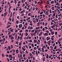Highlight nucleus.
<instances>
[{
    "label": "nucleus",
    "mask_w": 62,
    "mask_h": 62,
    "mask_svg": "<svg viewBox=\"0 0 62 62\" xmlns=\"http://www.w3.org/2000/svg\"><path fill=\"white\" fill-rule=\"evenodd\" d=\"M47 43L48 45H50L51 43V40H49L48 42H47Z\"/></svg>",
    "instance_id": "nucleus-1"
},
{
    "label": "nucleus",
    "mask_w": 62,
    "mask_h": 62,
    "mask_svg": "<svg viewBox=\"0 0 62 62\" xmlns=\"http://www.w3.org/2000/svg\"><path fill=\"white\" fill-rule=\"evenodd\" d=\"M19 26V28H22V26H23V25L22 24H19L18 25Z\"/></svg>",
    "instance_id": "nucleus-2"
},
{
    "label": "nucleus",
    "mask_w": 62,
    "mask_h": 62,
    "mask_svg": "<svg viewBox=\"0 0 62 62\" xmlns=\"http://www.w3.org/2000/svg\"><path fill=\"white\" fill-rule=\"evenodd\" d=\"M46 39L47 41H48V40H50V38L49 37H47Z\"/></svg>",
    "instance_id": "nucleus-3"
},
{
    "label": "nucleus",
    "mask_w": 62,
    "mask_h": 62,
    "mask_svg": "<svg viewBox=\"0 0 62 62\" xmlns=\"http://www.w3.org/2000/svg\"><path fill=\"white\" fill-rule=\"evenodd\" d=\"M44 35L45 36H48V34L46 33H44Z\"/></svg>",
    "instance_id": "nucleus-4"
},
{
    "label": "nucleus",
    "mask_w": 62,
    "mask_h": 62,
    "mask_svg": "<svg viewBox=\"0 0 62 62\" xmlns=\"http://www.w3.org/2000/svg\"><path fill=\"white\" fill-rule=\"evenodd\" d=\"M51 34L52 35H54V31H51Z\"/></svg>",
    "instance_id": "nucleus-5"
},
{
    "label": "nucleus",
    "mask_w": 62,
    "mask_h": 62,
    "mask_svg": "<svg viewBox=\"0 0 62 62\" xmlns=\"http://www.w3.org/2000/svg\"><path fill=\"white\" fill-rule=\"evenodd\" d=\"M42 32H40V34L39 35V36H41L42 35Z\"/></svg>",
    "instance_id": "nucleus-6"
},
{
    "label": "nucleus",
    "mask_w": 62,
    "mask_h": 62,
    "mask_svg": "<svg viewBox=\"0 0 62 62\" xmlns=\"http://www.w3.org/2000/svg\"><path fill=\"white\" fill-rule=\"evenodd\" d=\"M14 39V38L13 36H12L11 37L10 39L11 40V39Z\"/></svg>",
    "instance_id": "nucleus-7"
},
{
    "label": "nucleus",
    "mask_w": 62,
    "mask_h": 62,
    "mask_svg": "<svg viewBox=\"0 0 62 62\" xmlns=\"http://www.w3.org/2000/svg\"><path fill=\"white\" fill-rule=\"evenodd\" d=\"M22 49L23 50V51H25L26 50V49H25V48H24L23 47H22Z\"/></svg>",
    "instance_id": "nucleus-8"
},
{
    "label": "nucleus",
    "mask_w": 62,
    "mask_h": 62,
    "mask_svg": "<svg viewBox=\"0 0 62 62\" xmlns=\"http://www.w3.org/2000/svg\"><path fill=\"white\" fill-rule=\"evenodd\" d=\"M41 49L42 50V52H44V48L43 47H42L41 48Z\"/></svg>",
    "instance_id": "nucleus-9"
},
{
    "label": "nucleus",
    "mask_w": 62,
    "mask_h": 62,
    "mask_svg": "<svg viewBox=\"0 0 62 62\" xmlns=\"http://www.w3.org/2000/svg\"><path fill=\"white\" fill-rule=\"evenodd\" d=\"M40 28V27H36L35 28V29L36 30H37V29H39Z\"/></svg>",
    "instance_id": "nucleus-10"
},
{
    "label": "nucleus",
    "mask_w": 62,
    "mask_h": 62,
    "mask_svg": "<svg viewBox=\"0 0 62 62\" xmlns=\"http://www.w3.org/2000/svg\"><path fill=\"white\" fill-rule=\"evenodd\" d=\"M39 20V18H38V19H37V18H36L35 19V20H36V21H37L36 22H38V21Z\"/></svg>",
    "instance_id": "nucleus-11"
},
{
    "label": "nucleus",
    "mask_w": 62,
    "mask_h": 62,
    "mask_svg": "<svg viewBox=\"0 0 62 62\" xmlns=\"http://www.w3.org/2000/svg\"><path fill=\"white\" fill-rule=\"evenodd\" d=\"M22 41H21V42H20L19 43V46H21V44H22Z\"/></svg>",
    "instance_id": "nucleus-12"
},
{
    "label": "nucleus",
    "mask_w": 62,
    "mask_h": 62,
    "mask_svg": "<svg viewBox=\"0 0 62 62\" xmlns=\"http://www.w3.org/2000/svg\"><path fill=\"white\" fill-rule=\"evenodd\" d=\"M1 55L2 56V57H4L5 56V55L3 54V53H2V54Z\"/></svg>",
    "instance_id": "nucleus-13"
},
{
    "label": "nucleus",
    "mask_w": 62,
    "mask_h": 62,
    "mask_svg": "<svg viewBox=\"0 0 62 62\" xmlns=\"http://www.w3.org/2000/svg\"><path fill=\"white\" fill-rule=\"evenodd\" d=\"M54 3V1H51L50 2V4H53Z\"/></svg>",
    "instance_id": "nucleus-14"
},
{
    "label": "nucleus",
    "mask_w": 62,
    "mask_h": 62,
    "mask_svg": "<svg viewBox=\"0 0 62 62\" xmlns=\"http://www.w3.org/2000/svg\"><path fill=\"white\" fill-rule=\"evenodd\" d=\"M54 7H52L51 8L52 10H54Z\"/></svg>",
    "instance_id": "nucleus-15"
},
{
    "label": "nucleus",
    "mask_w": 62,
    "mask_h": 62,
    "mask_svg": "<svg viewBox=\"0 0 62 62\" xmlns=\"http://www.w3.org/2000/svg\"><path fill=\"white\" fill-rule=\"evenodd\" d=\"M7 12L5 13H4V15L5 17V16H6V15H7Z\"/></svg>",
    "instance_id": "nucleus-16"
},
{
    "label": "nucleus",
    "mask_w": 62,
    "mask_h": 62,
    "mask_svg": "<svg viewBox=\"0 0 62 62\" xmlns=\"http://www.w3.org/2000/svg\"><path fill=\"white\" fill-rule=\"evenodd\" d=\"M33 41L35 43H36L37 42V40H34Z\"/></svg>",
    "instance_id": "nucleus-17"
},
{
    "label": "nucleus",
    "mask_w": 62,
    "mask_h": 62,
    "mask_svg": "<svg viewBox=\"0 0 62 62\" xmlns=\"http://www.w3.org/2000/svg\"><path fill=\"white\" fill-rule=\"evenodd\" d=\"M34 31H35V30L33 29L31 31V32H32V33H34Z\"/></svg>",
    "instance_id": "nucleus-18"
},
{
    "label": "nucleus",
    "mask_w": 62,
    "mask_h": 62,
    "mask_svg": "<svg viewBox=\"0 0 62 62\" xmlns=\"http://www.w3.org/2000/svg\"><path fill=\"white\" fill-rule=\"evenodd\" d=\"M46 58H49V55L48 54H46Z\"/></svg>",
    "instance_id": "nucleus-19"
},
{
    "label": "nucleus",
    "mask_w": 62,
    "mask_h": 62,
    "mask_svg": "<svg viewBox=\"0 0 62 62\" xmlns=\"http://www.w3.org/2000/svg\"><path fill=\"white\" fill-rule=\"evenodd\" d=\"M16 54H18V52H19V50H16Z\"/></svg>",
    "instance_id": "nucleus-20"
},
{
    "label": "nucleus",
    "mask_w": 62,
    "mask_h": 62,
    "mask_svg": "<svg viewBox=\"0 0 62 62\" xmlns=\"http://www.w3.org/2000/svg\"><path fill=\"white\" fill-rule=\"evenodd\" d=\"M14 0V3H15V4H16V3H17V1H16V0Z\"/></svg>",
    "instance_id": "nucleus-21"
},
{
    "label": "nucleus",
    "mask_w": 62,
    "mask_h": 62,
    "mask_svg": "<svg viewBox=\"0 0 62 62\" xmlns=\"http://www.w3.org/2000/svg\"><path fill=\"white\" fill-rule=\"evenodd\" d=\"M62 15V13H60V14H59L58 15V17H61V15Z\"/></svg>",
    "instance_id": "nucleus-22"
},
{
    "label": "nucleus",
    "mask_w": 62,
    "mask_h": 62,
    "mask_svg": "<svg viewBox=\"0 0 62 62\" xmlns=\"http://www.w3.org/2000/svg\"><path fill=\"white\" fill-rule=\"evenodd\" d=\"M45 57H44L43 58V61H45Z\"/></svg>",
    "instance_id": "nucleus-23"
},
{
    "label": "nucleus",
    "mask_w": 62,
    "mask_h": 62,
    "mask_svg": "<svg viewBox=\"0 0 62 62\" xmlns=\"http://www.w3.org/2000/svg\"><path fill=\"white\" fill-rule=\"evenodd\" d=\"M34 34V33L31 34V35H32V36H36V35H35V34Z\"/></svg>",
    "instance_id": "nucleus-24"
},
{
    "label": "nucleus",
    "mask_w": 62,
    "mask_h": 62,
    "mask_svg": "<svg viewBox=\"0 0 62 62\" xmlns=\"http://www.w3.org/2000/svg\"><path fill=\"white\" fill-rule=\"evenodd\" d=\"M57 41H58V43L59 44H60V43H61V42H60L59 41V40H58Z\"/></svg>",
    "instance_id": "nucleus-25"
},
{
    "label": "nucleus",
    "mask_w": 62,
    "mask_h": 62,
    "mask_svg": "<svg viewBox=\"0 0 62 62\" xmlns=\"http://www.w3.org/2000/svg\"><path fill=\"white\" fill-rule=\"evenodd\" d=\"M10 26H11L10 25H8L7 26V28H9V27H10Z\"/></svg>",
    "instance_id": "nucleus-26"
},
{
    "label": "nucleus",
    "mask_w": 62,
    "mask_h": 62,
    "mask_svg": "<svg viewBox=\"0 0 62 62\" xmlns=\"http://www.w3.org/2000/svg\"><path fill=\"white\" fill-rule=\"evenodd\" d=\"M28 33L26 32L25 34V35L26 36H28Z\"/></svg>",
    "instance_id": "nucleus-27"
},
{
    "label": "nucleus",
    "mask_w": 62,
    "mask_h": 62,
    "mask_svg": "<svg viewBox=\"0 0 62 62\" xmlns=\"http://www.w3.org/2000/svg\"><path fill=\"white\" fill-rule=\"evenodd\" d=\"M52 16L54 17H55V13H54Z\"/></svg>",
    "instance_id": "nucleus-28"
},
{
    "label": "nucleus",
    "mask_w": 62,
    "mask_h": 62,
    "mask_svg": "<svg viewBox=\"0 0 62 62\" xmlns=\"http://www.w3.org/2000/svg\"><path fill=\"white\" fill-rule=\"evenodd\" d=\"M8 24H11V23H10L9 22H8Z\"/></svg>",
    "instance_id": "nucleus-29"
},
{
    "label": "nucleus",
    "mask_w": 62,
    "mask_h": 62,
    "mask_svg": "<svg viewBox=\"0 0 62 62\" xmlns=\"http://www.w3.org/2000/svg\"><path fill=\"white\" fill-rule=\"evenodd\" d=\"M57 46H54V49H56L57 48Z\"/></svg>",
    "instance_id": "nucleus-30"
},
{
    "label": "nucleus",
    "mask_w": 62,
    "mask_h": 62,
    "mask_svg": "<svg viewBox=\"0 0 62 62\" xmlns=\"http://www.w3.org/2000/svg\"><path fill=\"white\" fill-rule=\"evenodd\" d=\"M8 48L9 49V50H10V49H11V47H10V46H8Z\"/></svg>",
    "instance_id": "nucleus-31"
},
{
    "label": "nucleus",
    "mask_w": 62,
    "mask_h": 62,
    "mask_svg": "<svg viewBox=\"0 0 62 62\" xmlns=\"http://www.w3.org/2000/svg\"><path fill=\"white\" fill-rule=\"evenodd\" d=\"M53 31V29H51L49 30L50 32H52V31Z\"/></svg>",
    "instance_id": "nucleus-32"
},
{
    "label": "nucleus",
    "mask_w": 62,
    "mask_h": 62,
    "mask_svg": "<svg viewBox=\"0 0 62 62\" xmlns=\"http://www.w3.org/2000/svg\"><path fill=\"white\" fill-rule=\"evenodd\" d=\"M25 32H27L28 33V30L27 29H26L25 31Z\"/></svg>",
    "instance_id": "nucleus-33"
},
{
    "label": "nucleus",
    "mask_w": 62,
    "mask_h": 62,
    "mask_svg": "<svg viewBox=\"0 0 62 62\" xmlns=\"http://www.w3.org/2000/svg\"><path fill=\"white\" fill-rule=\"evenodd\" d=\"M11 36H11V35L10 34L9 35V38H10L11 37Z\"/></svg>",
    "instance_id": "nucleus-34"
},
{
    "label": "nucleus",
    "mask_w": 62,
    "mask_h": 62,
    "mask_svg": "<svg viewBox=\"0 0 62 62\" xmlns=\"http://www.w3.org/2000/svg\"><path fill=\"white\" fill-rule=\"evenodd\" d=\"M9 20L10 21V22H11V20H12V19H11V18H9Z\"/></svg>",
    "instance_id": "nucleus-35"
},
{
    "label": "nucleus",
    "mask_w": 62,
    "mask_h": 62,
    "mask_svg": "<svg viewBox=\"0 0 62 62\" xmlns=\"http://www.w3.org/2000/svg\"><path fill=\"white\" fill-rule=\"evenodd\" d=\"M31 53H32V54H33V55H35V53H34V52H31Z\"/></svg>",
    "instance_id": "nucleus-36"
},
{
    "label": "nucleus",
    "mask_w": 62,
    "mask_h": 62,
    "mask_svg": "<svg viewBox=\"0 0 62 62\" xmlns=\"http://www.w3.org/2000/svg\"><path fill=\"white\" fill-rule=\"evenodd\" d=\"M43 12H40V15L41 14H43Z\"/></svg>",
    "instance_id": "nucleus-37"
},
{
    "label": "nucleus",
    "mask_w": 62,
    "mask_h": 62,
    "mask_svg": "<svg viewBox=\"0 0 62 62\" xmlns=\"http://www.w3.org/2000/svg\"><path fill=\"white\" fill-rule=\"evenodd\" d=\"M33 11H34L35 10V8H34V7H33Z\"/></svg>",
    "instance_id": "nucleus-38"
},
{
    "label": "nucleus",
    "mask_w": 62,
    "mask_h": 62,
    "mask_svg": "<svg viewBox=\"0 0 62 62\" xmlns=\"http://www.w3.org/2000/svg\"><path fill=\"white\" fill-rule=\"evenodd\" d=\"M30 56H32V54L31 53L30 54Z\"/></svg>",
    "instance_id": "nucleus-39"
},
{
    "label": "nucleus",
    "mask_w": 62,
    "mask_h": 62,
    "mask_svg": "<svg viewBox=\"0 0 62 62\" xmlns=\"http://www.w3.org/2000/svg\"><path fill=\"white\" fill-rule=\"evenodd\" d=\"M15 39H17V35H15Z\"/></svg>",
    "instance_id": "nucleus-40"
},
{
    "label": "nucleus",
    "mask_w": 62,
    "mask_h": 62,
    "mask_svg": "<svg viewBox=\"0 0 62 62\" xmlns=\"http://www.w3.org/2000/svg\"><path fill=\"white\" fill-rule=\"evenodd\" d=\"M36 55H38V54H38V52H36Z\"/></svg>",
    "instance_id": "nucleus-41"
},
{
    "label": "nucleus",
    "mask_w": 62,
    "mask_h": 62,
    "mask_svg": "<svg viewBox=\"0 0 62 62\" xmlns=\"http://www.w3.org/2000/svg\"><path fill=\"white\" fill-rule=\"evenodd\" d=\"M31 46L32 47H34L33 44H32L31 45Z\"/></svg>",
    "instance_id": "nucleus-42"
},
{
    "label": "nucleus",
    "mask_w": 62,
    "mask_h": 62,
    "mask_svg": "<svg viewBox=\"0 0 62 62\" xmlns=\"http://www.w3.org/2000/svg\"><path fill=\"white\" fill-rule=\"evenodd\" d=\"M10 46H11V49H12V48H13V45H11Z\"/></svg>",
    "instance_id": "nucleus-43"
},
{
    "label": "nucleus",
    "mask_w": 62,
    "mask_h": 62,
    "mask_svg": "<svg viewBox=\"0 0 62 62\" xmlns=\"http://www.w3.org/2000/svg\"><path fill=\"white\" fill-rule=\"evenodd\" d=\"M12 21L13 22H14V17H12Z\"/></svg>",
    "instance_id": "nucleus-44"
},
{
    "label": "nucleus",
    "mask_w": 62,
    "mask_h": 62,
    "mask_svg": "<svg viewBox=\"0 0 62 62\" xmlns=\"http://www.w3.org/2000/svg\"><path fill=\"white\" fill-rule=\"evenodd\" d=\"M34 48V50H37V47H35Z\"/></svg>",
    "instance_id": "nucleus-45"
},
{
    "label": "nucleus",
    "mask_w": 62,
    "mask_h": 62,
    "mask_svg": "<svg viewBox=\"0 0 62 62\" xmlns=\"http://www.w3.org/2000/svg\"><path fill=\"white\" fill-rule=\"evenodd\" d=\"M16 23H17V24H18V23H19V21H16Z\"/></svg>",
    "instance_id": "nucleus-46"
},
{
    "label": "nucleus",
    "mask_w": 62,
    "mask_h": 62,
    "mask_svg": "<svg viewBox=\"0 0 62 62\" xmlns=\"http://www.w3.org/2000/svg\"><path fill=\"white\" fill-rule=\"evenodd\" d=\"M51 39H52V40H53V41H54V38H51Z\"/></svg>",
    "instance_id": "nucleus-47"
},
{
    "label": "nucleus",
    "mask_w": 62,
    "mask_h": 62,
    "mask_svg": "<svg viewBox=\"0 0 62 62\" xmlns=\"http://www.w3.org/2000/svg\"><path fill=\"white\" fill-rule=\"evenodd\" d=\"M11 8V6H10V7H9V10H10V8Z\"/></svg>",
    "instance_id": "nucleus-48"
},
{
    "label": "nucleus",
    "mask_w": 62,
    "mask_h": 62,
    "mask_svg": "<svg viewBox=\"0 0 62 62\" xmlns=\"http://www.w3.org/2000/svg\"><path fill=\"white\" fill-rule=\"evenodd\" d=\"M12 51H13V53H15V50H13Z\"/></svg>",
    "instance_id": "nucleus-49"
},
{
    "label": "nucleus",
    "mask_w": 62,
    "mask_h": 62,
    "mask_svg": "<svg viewBox=\"0 0 62 62\" xmlns=\"http://www.w3.org/2000/svg\"><path fill=\"white\" fill-rule=\"evenodd\" d=\"M58 16V15L57 14L55 16V17L56 18H57L58 17H57V16Z\"/></svg>",
    "instance_id": "nucleus-50"
},
{
    "label": "nucleus",
    "mask_w": 62,
    "mask_h": 62,
    "mask_svg": "<svg viewBox=\"0 0 62 62\" xmlns=\"http://www.w3.org/2000/svg\"><path fill=\"white\" fill-rule=\"evenodd\" d=\"M30 29L31 30V29H33V27H32V26H31L30 28Z\"/></svg>",
    "instance_id": "nucleus-51"
},
{
    "label": "nucleus",
    "mask_w": 62,
    "mask_h": 62,
    "mask_svg": "<svg viewBox=\"0 0 62 62\" xmlns=\"http://www.w3.org/2000/svg\"><path fill=\"white\" fill-rule=\"evenodd\" d=\"M10 31H11V32H12L13 31V29H11L10 30Z\"/></svg>",
    "instance_id": "nucleus-52"
},
{
    "label": "nucleus",
    "mask_w": 62,
    "mask_h": 62,
    "mask_svg": "<svg viewBox=\"0 0 62 62\" xmlns=\"http://www.w3.org/2000/svg\"><path fill=\"white\" fill-rule=\"evenodd\" d=\"M55 35H57V32H55Z\"/></svg>",
    "instance_id": "nucleus-53"
},
{
    "label": "nucleus",
    "mask_w": 62,
    "mask_h": 62,
    "mask_svg": "<svg viewBox=\"0 0 62 62\" xmlns=\"http://www.w3.org/2000/svg\"><path fill=\"white\" fill-rule=\"evenodd\" d=\"M58 4H59V3H58V2H57L55 4V5H56L57 6V5H58Z\"/></svg>",
    "instance_id": "nucleus-54"
},
{
    "label": "nucleus",
    "mask_w": 62,
    "mask_h": 62,
    "mask_svg": "<svg viewBox=\"0 0 62 62\" xmlns=\"http://www.w3.org/2000/svg\"><path fill=\"white\" fill-rule=\"evenodd\" d=\"M26 55H25V54H23V57H25V56Z\"/></svg>",
    "instance_id": "nucleus-55"
},
{
    "label": "nucleus",
    "mask_w": 62,
    "mask_h": 62,
    "mask_svg": "<svg viewBox=\"0 0 62 62\" xmlns=\"http://www.w3.org/2000/svg\"><path fill=\"white\" fill-rule=\"evenodd\" d=\"M46 33H49V31L48 30H46Z\"/></svg>",
    "instance_id": "nucleus-56"
},
{
    "label": "nucleus",
    "mask_w": 62,
    "mask_h": 62,
    "mask_svg": "<svg viewBox=\"0 0 62 62\" xmlns=\"http://www.w3.org/2000/svg\"><path fill=\"white\" fill-rule=\"evenodd\" d=\"M57 58H58L59 59H60V57H59V56H58L57 57Z\"/></svg>",
    "instance_id": "nucleus-57"
},
{
    "label": "nucleus",
    "mask_w": 62,
    "mask_h": 62,
    "mask_svg": "<svg viewBox=\"0 0 62 62\" xmlns=\"http://www.w3.org/2000/svg\"><path fill=\"white\" fill-rule=\"evenodd\" d=\"M54 23H53L52 22H51V25H53L54 24Z\"/></svg>",
    "instance_id": "nucleus-58"
},
{
    "label": "nucleus",
    "mask_w": 62,
    "mask_h": 62,
    "mask_svg": "<svg viewBox=\"0 0 62 62\" xmlns=\"http://www.w3.org/2000/svg\"><path fill=\"white\" fill-rule=\"evenodd\" d=\"M37 32H38V30H35V32L36 33H37Z\"/></svg>",
    "instance_id": "nucleus-59"
},
{
    "label": "nucleus",
    "mask_w": 62,
    "mask_h": 62,
    "mask_svg": "<svg viewBox=\"0 0 62 62\" xmlns=\"http://www.w3.org/2000/svg\"><path fill=\"white\" fill-rule=\"evenodd\" d=\"M55 25H56V24H54L53 25V27H55Z\"/></svg>",
    "instance_id": "nucleus-60"
},
{
    "label": "nucleus",
    "mask_w": 62,
    "mask_h": 62,
    "mask_svg": "<svg viewBox=\"0 0 62 62\" xmlns=\"http://www.w3.org/2000/svg\"><path fill=\"white\" fill-rule=\"evenodd\" d=\"M42 30L43 31H45V28H43L42 29Z\"/></svg>",
    "instance_id": "nucleus-61"
},
{
    "label": "nucleus",
    "mask_w": 62,
    "mask_h": 62,
    "mask_svg": "<svg viewBox=\"0 0 62 62\" xmlns=\"http://www.w3.org/2000/svg\"><path fill=\"white\" fill-rule=\"evenodd\" d=\"M43 18H44L45 17V15H43Z\"/></svg>",
    "instance_id": "nucleus-62"
},
{
    "label": "nucleus",
    "mask_w": 62,
    "mask_h": 62,
    "mask_svg": "<svg viewBox=\"0 0 62 62\" xmlns=\"http://www.w3.org/2000/svg\"><path fill=\"white\" fill-rule=\"evenodd\" d=\"M31 18H34V17L35 16H31Z\"/></svg>",
    "instance_id": "nucleus-63"
},
{
    "label": "nucleus",
    "mask_w": 62,
    "mask_h": 62,
    "mask_svg": "<svg viewBox=\"0 0 62 62\" xmlns=\"http://www.w3.org/2000/svg\"><path fill=\"white\" fill-rule=\"evenodd\" d=\"M45 28H46V30H47L48 29V28L46 26L45 27Z\"/></svg>",
    "instance_id": "nucleus-64"
}]
</instances>
